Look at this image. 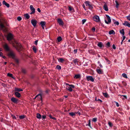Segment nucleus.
I'll list each match as a JSON object with an SVG mask.
<instances>
[{"instance_id": "nucleus-1", "label": "nucleus", "mask_w": 130, "mask_h": 130, "mask_svg": "<svg viewBox=\"0 0 130 130\" xmlns=\"http://www.w3.org/2000/svg\"><path fill=\"white\" fill-rule=\"evenodd\" d=\"M3 46L4 50L6 52L7 55L8 56L12 57L13 58L14 57L15 52L10 49L7 44L5 43L3 45Z\"/></svg>"}, {"instance_id": "nucleus-2", "label": "nucleus", "mask_w": 130, "mask_h": 130, "mask_svg": "<svg viewBox=\"0 0 130 130\" xmlns=\"http://www.w3.org/2000/svg\"><path fill=\"white\" fill-rule=\"evenodd\" d=\"M13 46L18 52H20L22 50L21 45L19 43L16 42L15 44L13 45Z\"/></svg>"}, {"instance_id": "nucleus-3", "label": "nucleus", "mask_w": 130, "mask_h": 130, "mask_svg": "<svg viewBox=\"0 0 130 130\" xmlns=\"http://www.w3.org/2000/svg\"><path fill=\"white\" fill-rule=\"evenodd\" d=\"M6 23L4 19L1 18L0 19V30L3 29L5 27L4 24Z\"/></svg>"}, {"instance_id": "nucleus-4", "label": "nucleus", "mask_w": 130, "mask_h": 130, "mask_svg": "<svg viewBox=\"0 0 130 130\" xmlns=\"http://www.w3.org/2000/svg\"><path fill=\"white\" fill-rule=\"evenodd\" d=\"M98 68L99 69H96V71L99 74H103V70L100 68V67H98Z\"/></svg>"}, {"instance_id": "nucleus-5", "label": "nucleus", "mask_w": 130, "mask_h": 130, "mask_svg": "<svg viewBox=\"0 0 130 130\" xmlns=\"http://www.w3.org/2000/svg\"><path fill=\"white\" fill-rule=\"evenodd\" d=\"M106 16L107 18V20L108 22L106 20H105V23L107 24H109V23H110L111 22V19L110 17L108 15H106Z\"/></svg>"}, {"instance_id": "nucleus-6", "label": "nucleus", "mask_w": 130, "mask_h": 130, "mask_svg": "<svg viewBox=\"0 0 130 130\" xmlns=\"http://www.w3.org/2000/svg\"><path fill=\"white\" fill-rule=\"evenodd\" d=\"M30 8L31 11V12L30 13V14H34L35 12V9L33 7V6L30 5Z\"/></svg>"}, {"instance_id": "nucleus-7", "label": "nucleus", "mask_w": 130, "mask_h": 130, "mask_svg": "<svg viewBox=\"0 0 130 130\" xmlns=\"http://www.w3.org/2000/svg\"><path fill=\"white\" fill-rule=\"evenodd\" d=\"M57 21L59 25L63 26L64 23L62 20L60 18H59L57 19Z\"/></svg>"}, {"instance_id": "nucleus-8", "label": "nucleus", "mask_w": 130, "mask_h": 130, "mask_svg": "<svg viewBox=\"0 0 130 130\" xmlns=\"http://www.w3.org/2000/svg\"><path fill=\"white\" fill-rule=\"evenodd\" d=\"M93 19L94 21L97 22L100 21L99 17L97 15H95L93 17Z\"/></svg>"}, {"instance_id": "nucleus-9", "label": "nucleus", "mask_w": 130, "mask_h": 130, "mask_svg": "<svg viewBox=\"0 0 130 130\" xmlns=\"http://www.w3.org/2000/svg\"><path fill=\"white\" fill-rule=\"evenodd\" d=\"M14 58L12 57H11L12 58L14 59V61L17 64H18L19 63V60L17 58H15V53H14Z\"/></svg>"}, {"instance_id": "nucleus-10", "label": "nucleus", "mask_w": 130, "mask_h": 130, "mask_svg": "<svg viewBox=\"0 0 130 130\" xmlns=\"http://www.w3.org/2000/svg\"><path fill=\"white\" fill-rule=\"evenodd\" d=\"M86 79L88 81L90 80L92 82L94 81V79L92 76H87Z\"/></svg>"}, {"instance_id": "nucleus-11", "label": "nucleus", "mask_w": 130, "mask_h": 130, "mask_svg": "<svg viewBox=\"0 0 130 130\" xmlns=\"http://www.w3.org/2000/svg\"><path fill=\"white\" fill-rule=\"evenodd\" d=\"M37 21L35 20L32 19L31 20V22L34 27H35L37 24Z\"/></svg>"}, {"instance_id": "nucleus-12", "label": "nucleus", "mask_w": 130, "mask_h": 130, "mask_svg": "<svg viewBox=\"0 0 130 130\" xmlns=\"http://www.w3.org/2000/svg\"><path fill=\"white\" fill-rule=\"evenodd\" d=\"M11 101L13 103L17 104L18 103V101L19 100L18 99H17L15 98L12 97L11 98Z\"/></svg>"}, {"instance_id": "nucleus-13", "label": "nucleus", "mask_w": 130, "mask_h": 130, "mask_svg": "<svg viewBox=\"0 0 130 130\" xmlns=\"http://www.w3.org/2000/svg\"><path fill=\"white\" fill-rule=\"evenodd\" d=\"M7 40L10 41L12 39V35L11 34H9L7 37Z\"/></svg>"}, {"instance_id": "nucleus-14", "label": "nucleus", "mask_w": 130, "mask_h": 130, "mask_svg": "<svg viewBox=\"0 0 130 130\" xmlns=\"http://www.w3.org/2000/svg\"><path fill=\"white\" fill-rule=\"evenodd\" d=\"M123 24L125 26H127L130 27V24L128 23L127 21H125L124 23H123Z\"/></svg>"}, {"instance_id": "nucleus-15", "label": "nucleus", "mask_w": 130, "mask_h": 130, "mask_svg": "<svg viewBox=\"0 0 130 130\" xmlns=\"http://www.w3.org/2000/svg\"><path fill=\"white\" fill-rule=\"evenodd\" d=\"M40 24L43 29H44V26L45 24L46 23L45 21H42L40 22Z\"/></svg>"}, {"instance_id": "nucleus-16", "label": "nucleus", "mask_w": 130, "mask_h": 130, "mask_svg": "<svg viewBox=\"0 0 130 130\" xmlns=\"http://www.w3.org/2000/svg\"><path fill=\"white\" fill-rule=\"evenodd\" d=\"M98 46L100 47L101 48H102L103 47H104V45L103 44L102 42H99L97 44Z\"/></svg>"}, {"instance_id": "nucleus-17", "label": "nucleus", "mask_w": 130, "mask_h": 130, "mask_svg": "<svg viewBox=\"0 0 130 130\" xmlns=\"http://www.w3.org/2000/svg\"><path fill=\"white\" fill-rule=\"evenodd\" d=\"M78 62V59H76L73 60V62H71L72 64H73V62L74 63L75 65H76V63L78 64L77 63Z\"/></svg>"}, {"instance_id": "nucleus-18", "label": "nucleus", "mask_w": 130, "mask_h": 130, "mask_svg": "<svg viewBox=\"0 0 130 130\" xmlns=\"http://www.w3.org/2000/svg\"><path fill=\"white\" fill-rule=\"evenodd\" d=\"M37 97H39V99H40L41 100H42V95L41 94H39L36 95L35 98L34 99H35Z\"/></svg>"}, {"instance_id": "nucleus-19", "label": "nucleus", "mask_w": 130, "mask_h": 130, "mask_svg": "<svg viewBox=\"0 0 130 130\" xmlns=\"http://www.w3.org/2000/svg\"><path fill=\"white\" fill-rule=\"evenodd\" d=\"M3 5H5L7 7H9V5L8 3H7L5 1H3Z\"/></svg>"}, {"instance_id": "nucleus-20", "label": "nucleus", "mask_w": 130, "mask_h": 130, "mask_svg": "<svg viewBox=\"0 0 130 130\" xmlns=\"http://www.w3.org/2000/svg\"><path fill=\"white\" fill-rule=\"evenodd\" d=\"M15 96L18 98H20L21 96L20 94L18 92H15Z\"/></svg>"}, {"instance_id": "nucleus-21", "label": "nucleus", "mask_w": 130, "mask_h": 130, "mask_svg": "<svg viewBox=\"0 0 130 130\" xmlns=\"http://www.w3.org/2000/svg\"><path fill=\"white\" fill-rule=\"evenodd\" d=\"M103 9L106 11H107L108 10V9L107 6L106 4H105L103 6Z\"/></svg>"}, {"instance_id": "nucleus-22", "label": "nucleus", "mask_w": 130, "mask_h": 130, "mask_svg": "<svg viewBox=\"0 0 130 130\" xmlns=\"http://www.w3.org/2000/svg\"><path fill=\"white\" fill-rule=\"evenodd\" d=\"M15 92H20L23 91V90L19 88H15Z\"/></svg>"}, {"instance_id": "nucleus-23", "label": "nucleus", "mask_w": 130, "mask_h": 130, "mask_svg": "<svg viewBox=\"0 0 130 130\" xmlns=\"http://www.w3.org/2000/svg\"><path fill=\"white\" fill-rule=\"evenodd\" d=\"M81 77V76L80 74H76L75 75L74 77V78H76V79H78L80 78Z\"/></svg>"}, {"instance_id": "nucleus-24", "label": "nucleus", "mask_w": 130, "mask_h": 130, "mask_svg": "<svg viewBox=\"0 0 130 130\" xmlns=\"http://www.w3.org/2000/svg\"><path fill=\"white\" fill-rule=\"evenodd\" d=\"M58 61L61 63H62L65 61V60L62 58H60L58 59Z\"/></svg>"}, {"instance_id": "nucleus-25", "label": "nucleus", "mask_w": 130, "mask_h": 130, "mask_svg": "<svg viewBox=\"0 0 130 130\" xmlns=\"http://www.w3.org/2000/svg\"><path fill=\"white\" fill-rule=\"evenodd\" d=\"M69 115L72 117H73L74 116H75V113H74L73 112H70L69 113Z\"/></svg>"}, {"instance_id": "nucleus-26", "label": "nucleus", "mask_w": 130, "mask_h": 130, "mask_svg": "<svg viewBox=\"0 0 130 130\" xmlns=\"http://www.w3.org/2000/svg\"><path fill=\"white\" fill-rule=\"evenodd\" d=\"M115 34V32L113 30H111L109 32V35Z\"/></svg>"}, {"instance_id": "nucleus-27", "label": "nucleus", "mask_w": 130, "mask_h": 130, "mask_svg": "<svg viewBox=\"0 0 130 130\" xmlns=\"http://www.w3.org/2000/svg\"><path fill=\"white\" fill-rule=\"evenodd\" d=\"M66 89L70 92H71L73 90L70 87H67Z\"/></svg>"}, {"instance_id": "nucleus-28", "label": "nucleus", "mask_w": 130, "mask_h": 130, "mask_svg": "<svg viewBox=\"0 0 130 130\" xmlns=\"http://www.w3.org/2000/svg\"><path fill=\"white\" fill-rule=\"evenodd\" d=\"M91 3L88 1H86L85 2V3L86 6H88Z\"/></svg>"}, {"instance_id": "nucleus-29", "label": "nucleus", "mask_w": 130, "mask_h": 130, "mask_svg": "<svg viewBox=\"0 0 130 130\" xmlns=\"http://www.w3.org/2000/svg\"><path fill=\"white\" fill-rule=\"evenodd\" d=\"M24 16L27 19H29L30 17L28 13L24 14Z\"/></svg>"}, {"instance_id": "nucleus-30", "label": "nucleus", "mask_w": 130, "mask_h": 130, "mask_svg": "<svg viewBox=\"0 0 130 130\" xmlns=\"http://www.w3.org/2000/svg\"><path fill=\"white\" fill-rule=\"evenodd\" d=\"M120 32L121 34H122L123 35H124V29H122V30H120Z\"/></svg>"}, {"instance_id": "nucleus-31", "label": "nucleus", "mask_w": 130, "mask_h": 130, "mask_svg": "<svg viewBox=\"0 0 130 130\" xmlns=\"http://www.w3.org/2000/svg\"><path fill=\"white\" fill-rule=\"evenodd\" d=\"M41 117V115L39 113H37V114L36 117L38 119H40Z\"/></svg>"}, {"instance_id": "nucleus-32", "label": "nucleus", "mask_w": 130, "mask_h": 130, "mask_svg": "<svg viewBox=\"0 0 130 130\" xmlns=\"http://www.w3.org/2000/svg\"><path fill=\"white\" fill-rule=\"evenodd\" d=\"M21 72L22 73L24 74H25L26 73V70L24 69H22L21 70Z\"/></svg>"}, {"instance_id": "nucleus-33", "label": "nucleus", "mask_w": 130, "mask_h": 130, "mask_svg": "<svg viewBox=\"0 0 130 130\" xmlns=\"http://www.w3.org/2000/svg\"><path fill=\"white\" fill-rule=\"evenodd\" d=\"M88 122H89V123H88V124H87L86 125L87 126L88 125L91 128H92V127L91 126V125H90V123H91L90 120H89Z\"/></svg>"}, {"instance_id": "nucleus-34", "label": "nucleus", "mask_w": 130, "mask_h": 130, "mask_svg": "<svg viewBox=\"0 0 130 130\" xmlns=\"http://www.w3.org/2000/svg\"><path fill=\"white\" fill-rule=\"evenodd\" d=\"M103 94L104 96H105V97L106 98H107L108 97V94L106 93H103Z\"/></svg>"}, {"instance_id": "nucleus-35", "label": "nucleus", "mask_w": 130, "mask_h": 130, "mask_svg": "<svg viewBox=\"0 0 130 130\" xmlns=\"http://www.w3.org/2000/svg\"><path fill=\"white\" fill-rule=\"evenodd\" d=\"M58 41V42H60L62 40V38L61 37L59 36L57 38Z\"/></svg>"}, {"instance_id": "nucleus-36", "label": "nucleus", "mask_w": 130, "mask_h": 130, "mask_svg": "<svg viewBox=\"0 0 130 130\" xmlns=\"http://www.w3.org/2000/svg\"><path fill=\"white\" fill-rule=\"evenodd\" d=\"M69 10L70 11H72V10H74V9L71 6L69 7Z\"/></svg>"}, {"instance_id": "nucleus-37", "label": "nucleus", "mask_w": 130, "mask_h": 130, "mask_svg": "<svg viewBox=\"0 0 130 130\" xmlns=\"http://www.w3.org/2000/svg\"><path fill=\"white\" fill-rule=\"evenodd\" d=\"M88 6H89V9H90L91 10L93 8V7L91 3Z\"/></svg>"}, {"instance_id": "nucleus-38", "label": "nucleus", "mask_w": 130, "mask_h": 130, "mask_svg": "<svg viewBox=\"0 0 130 130\" xmlns=\"http://www.w3.org/2000/svg\"><path fill=\"white\" fill-rule=\"evenodd\" d=\"M56 68L59 70H60L61 69V67L59 65H57L56 66Z\"/></svg>"}, {"instance_id": "nucleus-39", "label": "nucleus", "mask_w": 130, "mask_h": 130, "mask_svg": "<svg viewBox=\"0 0 130 130\" xmlns=\"http://www.w3.org/2000/svg\"><path fill=\"white\" fill-rule=\"evenodd\" d=\"M105 59L107 61V62L108 64H109L110 63V61L107 58H105Z\"/></svg>"}, {"instance_id": "nucleus-40", "label": "nucleus", "mask_w": 130, "mask_h": 130, "mask_svg": "<svg viewBox=\"0 0 130 130\" xmlns=\"http://www.w3.org/2000/svg\"><path fill=\"white\" fill-rule=\"evenodd\" d=\"M106 47L107 48L109 47L110 46V44L109 42H108L106 44Z\"/></svg>"}, {"instance_id": "nucleus-41", "label": "nucleus", "mask_w": 130, "mask_h": 130, "mask_svg": "<svg viewBox=\"0 0 130 130\" xmlns=\"http://www.w3.org/2000/svg\"><path fill=\"white\" fill-rule=\"evenodd\" d=\"M32 49L35 53L36 52V48L34 46H33Z\"/></svg>"}, {"instance_id": "nucleus-42", "label": "nucleus", "mask_w": 130, "mask_h": 130, "mask_svg": "<svg viewBox=\"0 0 130 130\" xmlns=\"http://www.w3.org/2000/svg\"><path fill=\"white\" fill-rule=\"evenodd\" d=\"M115 2L116 3V8H118L119 7V4L117 1H116Z\"/></svg>"}, {"instance_id": "nucleus-43", "label": "nucleus", "mask_w": 130, "mask_h": 130, "mask_svg": "<svg viewBox=\"0 0 130 130\" xmlns=\"http://www.w3.org/2000/svg\"><path fill=\"white\" fill-rule=\"evenodd\" d=\"M122 76L123 77L125 78H127V75L125 73H123L122 74Z\"/></svg>"}, {"instance_id": "nucleus-44", "label": "nucleus", "mask_w": 130, "mask_h": 130, "mask_svg": "<svg viewBox=\"0 0 130 130\" xmlns=\"http://www.w3.org/2000/svg\"><path fill=\"white\" fill-rule=\"evenodd\" d=\"M97 118H93L92 119V121L94 122H95L97 121Z\"/></svg>"}, {"instance_id": "nucleus-45", "label": "nucleus", "mask_w": 130, "mask_h": 130, "mask_svg": "<svg viewBox=\"0 0 130 130\" xmlns=\"http://www.w3.org/2000/svg\"><path fill=\"white\" fill-rule=\"evenodd\" d=\"M7 75L8 76L10 77H11L12 78H13V75L11 74L8 73L7 74Z\"/></svg>"}, {"instance_id": "nucleus-46", "label": "nucleus", "mask_w": 130, "mask_h": 130, "mask_svg": "<svg viewBox=\"0 0 130 130\" xmlns=\"http://www.w3.org/2000/svg\"><path fill=\"white\" fill-rule=\"evenodd\" d=\"M25 117V116L24 115H21L19 116V118L20 119H22L24 118Z\"/></svg>"}, {"instance_id": "nucleus-47", "label": "nucleus", "mask_w": 130, "mask_h": 130, "mask_svg": "<svg viewBox=\"0 0 130 130\" xmlns=\"http://www.w3.org/2000/svg\"><path fill=\"white\" fill-rule=\"evenodd\" d=\"M108 125L110 127H112L113 126V124L112 123L110 122H108Z\"/></svg>"}, {"instance_id": "nucleus-48", "label": "nucleus", "mask_w": 130, "mask_h": 130, "mask_svg": "<svg viewBox=\"0 0 130 130\" xmlns=\"http://www.w3.org/2000/svg\"><path fill=\"white\" fill-rule=\"evenodd\" d=\"M22 19V18L20 17H18L17 18V20L19 21H21Z\"/></svg>"}, {"instance_id": "nucleus-49", "label": "nucleus", "mask_w": 130, "mask_h": 130, "mask_svg": "<svg viewBox=\"0 0 130 130\" xmlns=\"http://www.w3.org/2000/svg\"><path fill=\"white\" fill-rule=\"evenodd\" d=\"M69 86L72 89L74 88H75V86L72 85H70Z\"/></svg>"}, {"instance_id": "nucleus-50", "label": "nucleus", "mask_w": 130, "mask_h": 130, "mask_svg": "<svg viewBox=\"0 0 130 130\" xmlns=\"http://www.w3.org/2000/svg\"><path fill=\"white\" fill-rule=\"evenodd\" d=\"M87 20L86 19H84L82 20V24H84L86 21Z\"/></svg>"}, {"instance_id": "nucleus-51", "label": "nucleus", "mask_w": 130, "mask_h": 130, "mask_svg": "<svg viewBox=\"0 0 130 130\" xmlns=\"http://www.w3.org/2000/svg\"><path fill=\"white\" fill-rule=\"evenodd\" d=\"M126 18L127 20L129 21H130V15H129L128 16L126 17Z\"/></svg>"}, {"instance_id": "nucleus-52", "label": "nucleus", "mask_w": 130, "mask_h": 130, "mask_svg": "<svg viewBox=\"0 0 130 130\" xmlns=\"http://www.w3.org/2000/svg\"><path fill=\"white\" fill-rule=\"evenodd\" d=\"M122 83L123 84V85L124 86H126L127 85L126 83L124 82V81H122Z\"/></svg>"}, {"instance_id": "nucleus-53", "label": "nucleus", "mask_w": 130, "mask_h": 130, "mask_svg": "<svg viewBox=\"0 0 130 130\" xmlns=\"http://www.w3.org/2000/svg\"><path fill=\"white\" fill-rule=\"evenodd\" d=\"M115 23H114V24H115L117 25H118L119 24V23L118 21H116V22H115Z\"/></svg>"}, {"instance_id": "nucleus-54", "label": "nucleus", "mask_w": 130, "mask_h": 130, "mask_svg": "<svg viewBox=\"0 0 130 130\" xmlns=\"http://www.w3.org/2000/svg\"><path fill=\"white\" fill-rule=\"evenodd\" d=\"M46 117V116L45 115H43L42 116V118H43V119H44Z\"/></svg>"}, {"instance_id": "nucleus-55", "label": "nucleus", "mask_w": 130, "mask_h": 130, "mask_svg": "<svg viewBox=\"0 0 130 130\" xmlns=\"http://www.w3.org/2000/svg\"><path fill=\"white\" fill-rule=\"evenodd\" d=\"M112 48L114 50L116 49V47L115 46V45L114 44H113L112 45Z\"/></svg>"}, {"instance_id": "nucleus-56", "label": "nucleus", "mask_w": 130, "mask_h": 130, "mask_svg": "<svg viewBox=\"0 0 130 130\" xmlns=\"http://www.w3.org/2000/svg\"><path fill=\"white\" fill-rule=\"evenodd\" d=\"M38 42V40H37L35 41L34 43L36 45H37Z\"/></svg>"}, {"instance_id": "nucleus-57", "label": "nucleus", "mask_w": 130, "mask_h": 130, "mask_svg": "<svg viewBox=\"0 0 130 130\" xmlns=\"http://www.w3.org/2000/svg\"><path fill=\"white\" fill-rule=\"evenodd\" d=\"M115 103L116 104V105L117 106V107H119V104H118V103L116 102H115Z\"/></svg>"}, {"instance_id": "nucleus-58", "label": "nucleus", "mask_w": 130, "mask_h": 130, "mask_svg": "<svg viewBox=\"0 0 130 130\" xmlns=\"http://www.w3.org/2000/svg\"><path fill=\"white\" fill-rule=\"evenodd\" d=\"M75 113L78 114V115H80V113L79 111H78L77 112H75Z\"/></svg>"}, {"instance_id": "nucleus-59", "label": "nucleus", "mask_w": 130, "mask_h": 130, "mask_svg": "<svg viewBox=\"0 0 130 130\" xmlns=\"http://www.w3.org/2000/svg\"><path fill=\"white\" fill-rule=\"evenodd\" d=\"M77 50L76 49L74 50V54H76L77 51Z\"/></svg>"}, {"instance_id": "nucleus-60", "label": "nucleus", "mask_w": 130, "mask_h": 130, "mask_svg": "<svg viewBox=\"0 0 130 130\" xmlns=\"http://www.w3.org/2000/svg\"><path fill=\"white\" fill-rule=\"evenodd\" d=\"M119 95L120 96H123L125 98V99H127V97L125 95Z\"/></svg>"}, {"instance_id": "nucleus-61", "label": "nucleus", "mask_w": 130, "mask_h": 130, "mask_svg": "<svg viewBox=\"0 0 130 130\" xmlns=\"http://www.w3.org/2000/svg\"><path fill=\"white\" fill-rule=\"evenodd\" d=\"M92 30L93 32H94L95 30V28L94 27H93L92 28Z\"/></svg>"}, {"instance_id": "nucleus-62", "label": "nucleus", "mask_w": 130, "mask_h": 130, "mask_svg": "<svg viewBox=\"0 0 130 130\" xmlns=\"http://www.w3.org/2000/svg\"><path fill=\"white\" fill-rule=\"evenodd\" d=\"M37 11L39 12H40L41 11L39 8H38L37 9Z\"/></svg>"}, {"instance_id": "nucleus-63", "label": "nucleus", "mask_w": 130, "mask_h": 130, "mask_svg": "<svg viewBox=\"0 0 130 130\" xmlns=\"http://www.w3.org/2000/svg\"><path fill=\"white\" fill-rule=\"evenodd\" d=\"M123 39L122 40H123H123L125 39L126 37L125 36H124V35H123Z\"/></svg>"}, {"instance_id": "nucleus-64", "label": "nucleus", "mask_w": 130, "mask_h": 130, "mask_svg": "<svg viewBox=\"0 0 130 130\" xmlns=\"http://www.w3.org/2000/svg\"><path fill=\"white\" fill-rule=\"evenodd\" d=\"M3 54L2 52H0V56L2 57L3 56Z\"/></svg>"}]
</instances>
